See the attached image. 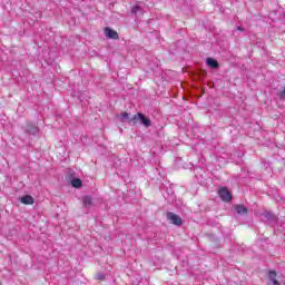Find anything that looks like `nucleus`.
<instances>
[{
  "label": "nucleus",
  "instance_id": "f257e3e1",
  "mask_svg": "<svg viewBox=\"0 0 285 285\" xmlns=\"http://www.w3.org/2000/svg\"><path fill=\"white\" fill-rule=\"evenodd\" d=\"M166 218L168 222H170V224H174V226H184V219H181V217L175 213L167 212Z\"/></svg>",
  "mask_w": 285,
  "mask_h": 285
},
{
  "label": "nucleus",
  "instance_id": "423d86ee",
  "mask_svg": "<svg viewBox=\"0 0 285 285\" xmlns=\"http://www.w3.org/2000/svg\"><path fill=\"white\" fill-rule=\"evenodd\" d=\"M235 210L238 215H248V208L244 205H236Z\"/></svg>",
  "mask_w": 285,
  "mask_h": 285
},
{
  "label": "nucleus",
  "instance_id": "7ed1b4c3",
  "mask_svg": "<svg viewBox=\"0 0 285 285\" xmlns=\"http://www.w3.org/2000/svg\"><path fill=\"white\" fill-rule=\"evenodd\" d=\"M105 37H107V39H112L114 41H117V39H119V33L112 29H110V27H106L105 28Z\"/></svg>",
  "mask_w": 285,
  "mask_h": 285
},
{
  "label": "nucleus",
  "instance_id": "f03ea898",
  "mask_svg": "<svg viewBox=\"0 0 285 285\" xmlns=\"http://www.w3.org/2000/svg\"><path fill=\"white\" fill-rule=\"evenodd\" d=\"M218 197H220V199L223 202H230L233 199V194H230L228 188L219 187V189H218Z\"/></svg>",
  "mask_w": 285,
  "mask_h": 285
},
{
  "label": "nucleus",
  "instance_id": "4468645a",
  "mask_svg": "<svg viewBox=\"0 0 285 285\" xmlns=\"http://www.w3.org/2000/svg\"><path fill=\"white\" fill-rule=\"evenodd\" d=\"M279 98L285 99V87L284 89L279 92Z\"/></svg>",
  "mask_w": 285,
  "mask_h": 285
},
{
  "label": "nucleus",
  "instance_id": "6e6552de",
  "mask_svg": "<svg viewBox=\"0 0 285 285\" xmlns=\"http://www.w3.org/2000/svg\"><path fill=\"white\" fill-rule=\"evenodd\" d=\"M206 63L209 68H219V62L213 58H207Z\"/></svg>",
  "mask_w": 285,
  "mask_h": 285
},
{
  "label": "nucleus",
  "instance_id": "ddd939ff",
  "mask_svg": "<svg viewBox=\"0 0 285 285\" xmlns=\"http://www.w3.org/2000/svg\"><path fill=\"white\" fill-rule=\"evenodd\" d=\"M139 10H141V7H139V4H134V6L131 7V12H132V14H137V12H138Z\"/></svg>",
  "mask_w": 285,
  "mask_h": 285
},
{
  "label": "nucleus",
  "instance_id": "9b49d317",
  "mask_svg": "<svg viewBox=\"0 0 285 285\" xmlns=\"http://www.w3.org/2000/svg\"><path fill=\"white\" fill-rule=\"evenodd\" d=\"M71 186L73 188H81V186H83V183L81 181V179L75 178L73 180H71Z\"/></svg>",
  "mask_w": 285,
  "mask_h": 285
},
{
  "label": "nucleus",
  "instance_id": "20e7f679",
  "mask_svg": "<svg viewBox=\"0 0 285 285\" xmlns=\"http://www.w3.org/2000/svg\"><path fill=\"white\" fill-rule=\"evenodd\" d=\"M21 204H24V206H32L35 204V198L30 195H24L20 198Z\"/></svg>",
  "mask_w": 285,
  "mask_h": 285
},
{
  "label": "nucleus",
  "instance_id": "dca6fc26",
  "mask_svg": "<svg viewBox=\"0 0 285 285\" xmlns=\"http://www.w3.org/2000/svg\"><path fill=\"white\" fill-rule=\"evenodd\" d=\"M237 30H239L240 32L244 31V29H242V27H238Z\"/></svg>",
  "mask_w": 285,
  "mask_h": 285
},
{
  "label": "nucleus",
  "instance_id": "39448f33",
  "mask_svg": "<svg viewBox=\"0 0 285 285\" xmlns=\"http://www.w3.org/2000/svg\"><path fill=\"white\" fill-rule=\"evenodd\" d=\"M140 124H142L145 128H150V126H153V121L144 114H140Z\"/></svg>",
  "mask_w": 285,
  "mask_h": 285
},
{
  "label": "nucleus",
  "instance_id": "9d476101",
  "mask_svg": "<svg viewBox=\"0 0 285 285\" xmlns=\"http://www.w3.org/2000/svg\"><path fill=\"white\" fill-rule=\"evenodd\" d=\"M82 204H83L85 208H88V206H92V197L85 196L82 198Z\"/></svg>",
  "mask_w": 285,
  "mask_h": 285
},
{
  "label": "nucleus",
  "instance_id": "f8f14e48",
  "mask_svg": "<svg viewBox=\"0 0 285 285\" xmlns=\"http://www.w3.org/2000/svg\"><path fill=\"white\" fill-rule=\"evenodd\" d=\"M120 121H126V119H130V114H128L127 111L122 112L119 116Z\"/></svg>",
  "mask_w": 285,
  "mask_h": 285
},
{
  "label": "nucleus",
  "instance_id": "0eeeda50",
  "mask_svg": "<svg viewBox=\"0 0 285 285\" xmlns=\"http://www.w3.org/2000/svg\"><path fill=\"white\" fill-rule=\"evenodd\" d=\"M268 277L274 285H279V281H277V273L275 271H271Z\"/></svg>",
  "mask_w": 285,
  "mask_h": 285
},
{
  "label": "nucleus",
  "instance_id": "1a4fd4ad",
  "mask_svg": "<svg viewBox=\"0 0 285 285\" xmlns=\"http://www.w3.org/2000/svg\"><path fill=\"white\" fill-rule=\"evenodd\" d=\"M140 120H141V112H138L130 118L129 122L132 124L134 126H137V124H139Z\"/></svg>",
  "mask_w": 285,
  "mask_h": 285
},
{
  "label": "nucleus",
  "instance_id": "2eb2a0df",
  "mask_svg": "<svg viewBox=\"0 0 285 285\" xmlns=\"http://www.w3.org/2000/svg\"><path fill=\"white\" fill-rule=\"evenodd\" d=\"M97 279H100V281L106 279V276H105V275H101V274H98V275H97Z\"/></svg>",
  "mask_w": 285,
  "mask_h": 285
}]
</instances>
